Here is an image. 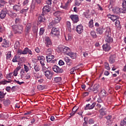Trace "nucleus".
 <instances>
[{
  "mask_svg": "<svg viewBox=\"0 0 126 126\" xmlns=\"http://www.w3.org/2000/svg\"><path fill=\"white\" fill-rule=\"evenodd\" d=\"M70 51L71 50L70 48L63 45H60L58 46L57 49V52L58 53H63L64 55H66L67 56L69 54Z\"/></svg>",
  "mask_w": 126,
  "mask_h": 126,
  "instance_id": "f257e3e1",
  "label": "nucleus"
},
{
  "mask_svg": "<svg viewBox=\"0 0 126 126\" xmlns=\"http://www.w3.org/2000/svg\"><path fill=\"white\" fill-rule=\"evenodd\" d=\"M17 53L18 55H27V54L31 55V56L33 55V52H32V51L29 49V48L28 47L25 48L24 50L21 49H18Z\"/></svg>",
  "mask_w": 126,
  "mask_h": 126,
  "instance_id": "f03ea898",
  "label": "nucleus"
},
{
  "mask_svg": "<svg viewBox=\"0 0 126 126\" xmlns=\"http://www.w3.org/2000/svg\"><path fill=\"white\" fill-rule=\"evenodd\" d=\"M12 30L15 34H21L23 30V26L21 25L13 26Z\"/></svg>",
  "mask_w": 126,
  "mask_h": 126,
  "instance_id": "7ed1b4c3",
  "label": "nucleus"
},
{
  "mask_svg": "<svg viewBox=\"0 0 126 126\" xmlns=\"http://www.w3.org/2000/svg\"><path fill=\"white\" fill-rule=\"evenodd\" d=\"M51 35L53 37L60 36V29L53 27L51 30Z\"/></svg>",
  "mask_w": 126,
  "mask_h": 126,
  "instance_id": "20e7f679",
  "label": "nucleus"
},
{
  "mask_svg": "<svg viewBox=\"0 0 126 126\" xmlns=\"http://www.w3.org/2000/svg\"><path fill=\"white\" fill-rule=\"evenodd\" d=\"M46 61L47 63H55L57 62V60L55 59L54 55H47L46 57Z\"/></svg>",
  "mask_w": 126,
  "mask_h": 126,
  "instance_id": "39448f33",
  "label": "nucleus"
},
{
  "mask_svg": "<svg viewBox=\"0 0 126 126\" xmlns=\"http://www.w3.org/2000/svg\"><path fill=\"white\" fill-rule=\"evenodd\" d=\"M7 12H8V11H7L6 8H3L0 13V18L1 19H4L5 16H6V14H7Z\"/></svg>",
  "mask_w": 126,
  "mask_h": 126,
  "instance_id": "423d86ee",
  "label": "nucleus"
},
{
  "mask_svg": "<svg viewBox=\"0 0 126 126\" xmlns=\"http://www.w3.org/2000/svg\"><path fill=\"white\" fill-rule=\"evenodd\" d=\"M70 18L71 19L73 23H77L79 21V18L77 15L71 14L70 16Z\"/></svg>",
  "mask_w": 126,
  "mask_h": 126,
  "instance_id": "0eeeda50",
  "label": "nucleus"
},
{
  "mask_svg": "<svg viewBox=\"0 0 126 126\" xmlns=\"http://www.w3.org/2000/svg\"><path fill=\"white\" fill-rule=\"evenodd\" d=\"M53 70L56 73H63V69L60 67L58 66L57 65H55L53 66Z\"/></svg>",
  "mask_w": 126,
  "mask_h": 126,
  "instance_id": "6e6552de",
  "label": "nucleus"
},
{
  "mask_svg": "<svg viewBox=\"0 0 126 126\" xmlns=\"http://www.w3.org/2000/svg\"><path fill=\"white\" fill-rule=\"evenodd\" d=\"M44 74L47 79H52L53 76L54 75V72L48 70L45 72Z\"/></svg>",
  "mask_w": 126,
  "mask_h": 126,
  "instance_id": "1a4fd4ad",
  "label": "nucleus"
},
{
  "mask_svg": "<svg viewBox=\"0 0 126 126\" xmlns=\"http://www.w3.org/2000/svg\"><path fill=\"white\" fill-rule=\"evenodd\" d=\"M44 43L45 44L46 47H51L52 45V41L51 40V39L50 37L47 36L44 39Z\"/></svg>",
  "mask_w": 126,
  "mask_h": 126,
  "instance_id": "9d476101",
  "label": "nucleus"
},
{
  "mask_svg": "<svg viewBox=\"0 0 126 126\" xmlns=\"http://www.w3.org/2000/svg\"><path fill=\"white\" fill-rule=\"evenodd\" d=\"M75 30L78 34H81L84 30L83 29V26H82V25H78L76 27Z\"/></svg>",
  "mask_w": 126,
  "mask_h": 126,
  "instance_id": "9b49d317",
  "label": "nucleus"
},
{
  "mask_svg": "<svg viewBox=\"0 0 126 126\" xmlns=\"http://www.w3.org/2000/svg\"><path fill=\"white\" fill-rule=\"evenodd\" d=\"M37 60L39 61L41 66L45 65V57H44V56H39L37 57Z\"/></svg>",
  "mask_w": 126,
  "mask_h": 126,
  "instance_id": "f8f14e48",
  "label": "nucleus"
},
{
  "mask_svg": "<svg viewBox=\"0 0 126 126\" xmlns=\"http://www.w3.org/2000/svg\"><path fill=\"white\" fill-rule=\"evenodd\" d=\"M107 17L108 18H110L112 21H116V20H118L119 19V17L118 16L114 15H111L110 14H108L107 15Z\"/></svg>",
  "mask_w": 126,
  "mask_h": 126,
  "instance_id": "ddd939ff",
  "label": "nucleus"
},
{
  "mask_svg": "<svg viewBox=\"0 0 126 126\" xmlns=\"http://www.w3.org/2000/svg\"><path fill=\"white\" fill-rule=\"evenodd\" d=\"M49 5H51V4H48V5L44 6L42 9L43 12H50L51 11V6Z\"/></svg>",
  "mask_w": 126,
  "mask_h": 126,
  "instance_id": "4468645a",
  "label": "nucleus"
},
{
  "mask_svg": "<svg viewBox=\"0 0 126 126\" xmlns=\"http://www.w3.org/2000/svg\"><path fill=\"white\" fill-rule=\"evenodd\" d=\"M95 107V102H93L92 104H88L85 107V110H92Z\"/></svg>",
  "mask_w": 126,
  "mask_h": 126,
  "instance_id": "2eb2a0df",
  "label": "nucleus"
},
{
  "mask_svg": "<svg viewBox=\"0 0 126 126\" xmlns=\"http://www.w3.org/2000/svg\"><path fill=\"white\" fill-rule=\"evenodd\" d=\"M46 21V18L44 16V15H40L38 17V23L40 24L41 22H45Z\"/></svg>",
  "mask_w": 126,
  "mask_h": 126,
  "instance_id": "dca6fc26",
  "label": "nucleus"
},
{
  "mask_svg": "<svg viewBox=\"0 0 126 126\" xmlns=\"http://www.w3.org/2000/svg\"><path fill=\"white\" fill-rule=\"evenodd\" d=\"M103 49L104 51H105V52H109L110 50H111V46L108 44H105L102 46Z\"/></svg>",
  "mask_w": 126,
  "mask_h": 126,
  "instance_id": "f3484780",
  "label": "nucleus"
},
{
  "mask_svg": "<svg viewBox=\"0 0 126 126\" xmlns=\"http://www.w3.org/2000/svg\"><path fill=\"white\" fill-rule=\"evenodd\" d=\"M83 15L86 17V18H90L91 17V13L89 10H87L85 12L83 13Z\"/></svg>",
  "mask_w": 126,
  "mask_h": 126,
  "instance_id": "a211bd4d",
  "label": "nucleus"
},
{
  "mask_svg": "<svg viewBox=\"0 0 126 126\" xmlns=\"http://www.w3.org/2000/svg\"><path fill=\"white\" fill-rule=\"evenodd\" d=\"M115 59H116V55L113 54L111 55L109 58L110 63H114L115 62Z\"/></svg>",
  "mask_w": 126,
  "mask_h": 126,
  "instance_id": "6ab92c4d",
  "label": "nucleus"
},
{
  "mask_svg": "<svg viewBox=\"0 0 126 126\" xmlns=\"http://www.w3.org/2000/svg\"><path fill=\"white\" fill-rule=\"evenodd\" d=\"M111 36V29L110 27H107L105 31V37H109Z\"/></svg>",
  "mask_w": 126,
  "mask_h": 126,
  "instance_id": "aec40b11",
  "label": "nucleus"
},
{
  "mask_svg": "<svg viewBox=\"0 0 126 126\" xmlns=\"http://www.w3.org/2000/svg\"><path fill=\"white\" fill-rule=\"evenodd\" d=\"M13 9L14 11H19L21 9V5L16 4L13 6Z\"/></svg>",
  "mask_w": 126,
  "mask_h": 126,
  "instance_id": "412c9836",
  "label": "nucleus"
},
{
  "mask_svg": "<svg viewBox=\"0 0 126 126\" xmlns=\"http://www.w3.org/2000/svg\"><path fill=\"white\" fill-rule=\"evenodd\" d=\"M69 56L71 58V59H72L73 60H74L75 58H76V54L70 51L69 54L67 55Z\"/></svg>",
  "mask_w": 126,
  "mask_h": 126,
  "instance_id": "4be33fe9",
  "label": "nucleus"
},
{
  "mask_svg": "<svg viewBox=\"0 0 126 126\" xmlns=\"http://www.w3.org/2000/svg\"><path fill=\"white\" fill-rule=\"evenodd\" d=\"M105 41L106 42V43H108L109 44L113 42V38H112L111 36H105Z\"/></svg>",
  "mask_w": 126,
  "mask_h": 126,
  "instance_id": "5701e85b",
  "label": "nucleus"
},
{
  "mask_svg": "<svg viewBox=\"0 0 126 126\" xmlns=\"http://www.w3.org/2000/svg\"><path fill=\"white\" fill-rule=\"evenodd\" d=\"M61 20H62V17H55L54 20L53 21V22L55 24H57V23H59V22H60Z\"/></svg>",
  "mask_w": 126,
  "mask_h": 126,
  "instance_id": "b1692460",
  "label": "nucleus"
},
{
  "mask_svg": "<svg viewBox=\"0 0 126 126\" xmlns=\"http://www.w3.org/2000/svg\"><path fill=\"white\" fill-rule=\"evenodd\" d=\"M99 112L101 116H105V115H107V112L106 111V109L105 108H102L99 110Z\"/></svg>",
  "mask_w": 126,
  "mask_h": 126,
  "instance_id": "393cba45",
  "label": "nucleus"
},
{
  "mask_svg": "<svg viewBox=\"0 0 126 126\" xmlns=\"http://www.w3.org/2000/svg\"><path fill=\"white\" fill-rule=\"evenodd\" d=\"M19 60H20V56H15L13 57L12 62H13V63H18Z\"/></svg>",
  "mask_w": 126,
  "mask_h": 126,
  "instance_id": "a878e982",
  "label": "nucleus"
},
{
  "mask_svg": "<svg viewBox=\"0 0 126 126\" xmlns=\"http://www.w3.org/2000/svg\"><path fill=\"white\" fill-rule=\"evenodd\" d=\"M115 25L117 28L119 30L121 29L122 26H121V22L119 20H117L115 22Z\"/></svg>",
  "mask_w": 126,
  "mask_h": 126,
  "instance_id": "bb28decb",
  "label": "nucleus"
},
{
  "mask_svg": "<svg viewBox=\"0 0 126 126\" xmlns=\"http://www.w3.org/2000/svg\"><path fill=\"white\" fill-rule=\"evenodd\" d=\"M33 67L36 72H38V71H40V69H41V67L38 64H34Z\"/></svg>",
  "mask_w": 126,
  "mask_h": 126,
  "instance_id": "cd10ccee",
  "label": "nucleus"
},
{
  "mask_svg": "<svg viewBox=\"0 0 126 126\" xmlns=\"http://www.w3.org/2000/svg\"><path fill=\"white\" fill-rule=\"evenodd\" d=\"M54 53V51L51 49H48L46 51V55L47 56H53V53Z\"/></svg>",
  "mask_w": 126,
  "mask_h": 126,
  "instance_id": "c85d7f7f",
  "label": "nucleus"
},
{
  "mask_svg": "<svg viewBox=\"0 0 126 126\" xmlns=\"http://www.w3.org/2000/svg\"><path fill=\"white\" fill-rule=\"evenodd\" d=\"M30 29H31V24H28L26 27V32L27 33H29L30 31Z\"/></svg>",
  "mask_w": 126,
  "mask_h": 126,
  "instance_id": "c756f323",
  "label": "nucleus"
},
{
  "mask_svg": "<svg viewBox=\"0 0 126 126\" xmlns=\"http://www.w3.org/2000/svg\"><path fill=\"white\" fill-rule=\"evenodd\" d=\"M78 110L76 107H74L72 109V112L70 114V116H74L76 113V111Z\"/></svg>",
  "mask_w": 126,
  "mask_h": 126,
  "instance_id": "7c9ffc66",
  "label": "nucleus"
},
{
  "mask_svg": "<svg viewBox=\"0 0 126 126\" xmlns=\"http://www.w3.org/2000/svg\"><path fill=\"white\" fill-rule=\"evenodd\" d=\"M112 10L114 13H115V14H118L120 12V8L119 7L114 8V9H112Z\"/></svg>",
  "mask_w": 126,
  "mask_h": 126,
  "instance_id": "2f4dec72",
  "label": "nucleus"
},
{
  "mask_svg": "<svg viewBox=\"0 0 126 126\" xmlns=\"http://www.w3.org/2000/svg\"><path fill=\"white\" fill-rule=\"evenodd\" d=\"M99 95H100L101 97L107 96V92H106L105 90H102L100 93Z\"/></svg>",
  "mask_w": 126,
  "mask_h": 126,
  "instance_id": "473e14b6",
  "label": "nucleus"
},
{
  "mask_svg": "<svg viewBox=\"0 0 126 126\" xmlns=\"http://www.w3.org/2000/svg\"><path fill=\"white\" fill-rule=\"evenodd\" d=\"M64 61L66 63L68 64V65H70V59H69L68 57H65L64 58Z\"/></svg>",
  "mask_w": 126,
  "mask_h": 126,
  "instance_id": "72a5a7b5",
  "label": "nucleus"
},
{
  "mask_svg": "<svg viewBox=\"0 0 126 126\" xmlns=\"http://www.w3.org/2000/svg\"><path fill=\"white\" fill-rule=\"evenodd\" d=\"M96 33L98 35H102L103 34V30H102V28H97L96 29Z\"/></svg>",
  "mask_w": 126,
  "mask_h": 126,
  "instance_id": "f704fd0d",
  "label": "nucleus"
},
{
  "mask_svg": "<svg viewBox=\"0 0 126 126\" xmlns=\"http://www.w3.org/2000/svg\"><path fill=\"white\" fill-rule=\"evenodd\" d=\"M61 81H62V78L61 77H57L54 78V82H56V83L61 82Z\"/></svg>",
  "mask_w": 126,
  "mask_h": 126,
  "instance_id": "c9c22d12",
  "label": "nucleus"
},
{
  "mask_svg": "<svg viewBox=\"0 0 126 126\" xmlns=\"http://www.w3.org/2000/svg\"><path fill=\"white\" fill-rule=\"evenodd\" d=\"M61 13L60 11H56L53 13V15L55 17H61Z\"/></svg>",
  "mask_w": 126,
  "mask_h": 126,
  "instance_id": "e433bc0d",
  "label": "nucleus"
},
{
  "mask_svg": "<svg viewBox=\"0 0 126 126\" xmlns=\"http://www.w3.org/2000/svg\"><path fill=\"white\" fill-rule=\"evenodd\" d=\"M94 86H95V85H93L90 88L88 89V91L89 92H94V91H95V88H94Z\"/></svg>",
  "mask_w": 126,
  "mask_h": 126,
  "instance_id": "4c0bfd02",
  "label": "nucleus"
},
{
  "mask_svg": "<svg viewBox=\"0 0 126 126\" xmlns=\"http://www.w3.org/2000/svg\"><path fill=\"white\" fill-rule=\"evenodd\" d=\"M19 69H20V68L19 67H17L15 69V70L14 71V74H13L14 76H17Z\"/></svg>",
  "mask_w": 126,
  "mask_h": 126,
  "instance_id": "58836bf2",
  "label": "nucleus"
},
{
  "mask_svg": "<svg viewBox=\"0 0 126 126\" xmlns=\"http://www.w3.org/2000/svg\"><path fill=\"white\" fill-rule=\"evenodd\" d=\"M104 66L106 69H107V70H110V69H111L110 66H109V63L107 62H105Z\"/></svg>",
  "mask_w": 126,
  "mask_h": 126,
  "instance_id": "ea45409f",
  "label": "nucleus"
},
{
  "mask_svg": "<svg viewBox=\"0 0 126 126\" xmlns=\"http://www.w3.org/2000/svg\"><path fill=\"white\" fill-rule=\"evenodd\" d=\"M1 46L3 48H7V47H8V43H7L6 41H4L2 43Z\"/></svg>",
  "mask_w": 126,
  "mask_h": 126,
  "instance_id": "a19ab883",
  "label": "nucleus"
},
{
  "mask_svg": "<svg viewBox=\"0 0 126 126\" xmlns=\"http://www.w3.org/2000/svg\"><path fill=\"white\" fill-rule=\"evenodd\" d=\"M60 7L61 8H63V9H65V10H66V9H68V6L67 5V3H66L64 5H62Z\"/></svg>",
  "mask_w": 126,
  "mask_h": 126,
  "instance_id": "79ce46f5",
  "label": "nucleus"
},
{
  "mask_svg": "<svg viewBox=\"0 0 126 126\" xmlns=\"http://www.w3.org/2000/svg\"><path fill=\"white\" fill-rule=\"evenodd\" d=\"M96 9H98V10H100L101 11H103V8L100 4H96Z\"/></svg>",
  "mask_w": 126,
  "mask_h": 126,
  "instance_id": "37998d69",
  "label": "nucleus"
},
{
  "mask_svg": "<svg viewBox=\"0 0 126 126\" xmlns=\"http://www.w3.org/2000/svg\"><path fill=\"white\" fill-rule=\"evenodd\" d=\"M5 96V94L3 91H0V99H3Z\"/></svg>",
  "mask_w": 126,
  "mask_h": 126,
  "instance_id": "c03bdc74",
  "label": "nucleus"
},
{
  "mask_svg": "<svg viewBox=\"0 0 126 126\" xmlns=\"http://www.w3.org/2000/svg\"><path fill=\"white\" fill-rule=\"evenodd\" d=\"M10 58H11V51H9L8 52L7 55H6V60H9V59H10Z\"/></svg>",
  "mask_w": 126,
  "mask_h": 126,
  "instance_id": "a18cd8bd",
  "label": "nucleus"
},
{
  "mask_svg": "<svg viewBox=\"0 0 126 126\" xmlns=\"http://www.w3.org/2000/svg\"><path fill=\"white\" fill-rule=\"evenodd\" d=\"M120 11L121 13H126V8L123 7V8H120Z\"/></svg>",
  "mask_w": 126,
  "mask_h": 126,
  "instance_id": "49530a36",
  "label": "nucleus"
},
{
  "mask_svg": "<svg viewBox=\"0 0 126 126\" xmlns=\"http://www.w3.org/2000/svg\"><path fill=\"white\" fill-rule=\"evenodd\" d=\"M5 3H6V2L4 0H0V7L3 6Z\"/></svg>",
  "mask_w": 126,
  "mask_h": 126,
  "instance_id": "de8ad7c7",
  "label": "nucleus"
},
{
  "mask_svg": "<svg viewBox=\"0 0 126 126\" xmlns=\"http://www.w3.org/2000/svg\"><path fill=\"white\" fill-rule=\"evenodd\" d=\"M89 26L90 28L94 27V25L93 24V20H91V21H90L89 23Z\"/></svg>",
  "mask_w": 126,
  "mask_h": 126,
  "instance_id": "09e8293b",
  "label": "nucleus"
},
{
  "mask_svg": "<svg viewBox=\"0 0 126 126\" xmlns=\"http://www.w3.org/2000/svg\"><path fill=\"white\" fill-rule=\"evenodd\" d=\"M100 91V85H97L95 87V93H98Z\"/></svg>",
  "mask_w": 126,
  "mask_h": 126,
  "instance_id": "8fccbe9b",
  "label": "nucleus"
},
{
  "mask_svg": "<svg viewBox=\"0 0 126 126\" xmlns=\"http://www.w3.org/2000/svg\"><path fill=\"white\" fill-rule=\"evenodd\" d=\"M41 67H42V71L44 74L47 71H48V70H49L46 67H45V65L41 66Z\"/></svg>",
  "mask_w": 126,
  "mask_h": 126,
  "instance_id": "3c124183",
  "label": "nucleus"
},
{
  "mask_svg": "<svg viewBox=\"0 0 126 126\" xmlns=\"http://www.w3.org/2000/svg\"><path fill=\"white\" fill-rule=\"evenodd\" d=\"M3 104L5 106H7V105H9L10 101L8 99H6L3 101Z\"/></svg>",
  "mask_w": 126,
  "mask_h": 126,
  "instance_id": "603ef678",
  "label": "nucleus"
},
{
  "mask_svg": "<svg viewBox=\"0 0 126 126\" xmlns=\"http://www.w3.org/2000/svg\"><path fill=\"white\" fill-rule=\"evenodd\" d=\"M45 32V29L44 28H41L39 32V35H43Z\"/></svg>",
  "mask_w": 126,
  "mask_h": 126,
  "instance_id": "864d4df0",
  "label": "nucleus"
},
{
  "mask_svg": "<svg viewBox=\"0 0 126 126\" xmlns=\"http://www.w3.org/2000/svg\"><path fill=\"white\" fill-rule=\"evenodd\" d=\"M8 118V114L7 113L2 114V119H7Z\"/></svg>",
  "mask_w": 126,
  "mask_h": 126,
  "instance_id": "5fc2aeb1",
  "label": "nucleus"
},
{
  "mask_svg": "<svg viewBox=\"0 0 126 126\" xmlns=\"http://www.w3.org/2000/svg\"><path fill=\"white\" fill-rule=\"evenodd\" d=\"M121 126H126V118H125V119L121 122Z\"/></svg>",
  "mask_w": 126,
  "mask_h": 126,
  "instance_id": "6e6d98bb",
  "label": "nucleus"
},
{
  "mask_svg": "<svg viewBox=\"0 0 126 126\" xmlns=\"http://www.w3.org/2000/svg\"><path fill=\"white\" fill-rule=\"evenodd\" d=\"M65 39L66 41H71V36L68 35L67 36H65Z\"/></svg>",
  "mask_w": 126,
  "mask_h": 126,
  "instance_id": "4d7b16f0",
  "label": "nucleus"
},
{
  "mask_svg": "<svg viewBox=\"0 0 126 126\" xmlns=\"http://www.w3.org/2000/svg\"><path fill=\"white\" fill-rule=\"evenodd\" d=\"M24 66L25 71H26V72H28V71H29V68L28 67V66L25 64L24 65Z\"/></svg>",
  "mask_w": 126,
  "mask_h": 126,
  "instance_id": "13d9d810",
  "label": "nucleus"
},
{
  "mask_svg": "<svg viewBox=\"0 0 126 126\" xmlns=\"http://www.w3.org/2000/svg\"><path fill=\"white\" fill-rule=\"evenodd\" d=\"M15 82L19 84V85H22V84H24V82H20L19 81H17L16 80H14Z\"/></svg>",
  "mask_w": 126,
  "mask_h": 126,
  "instance_id": "bf43d9fd",
  "label": "nucleus"
},
{
  "mask_svg": "<svg viewBox=\"0 0 126 126\" xmlns=\"http://www.w3.org/2000/svg\"><path fill=\"white\" fill-rule=\"evenodd\" d=\"M19 47V42H17L14 44L15 49H18Z\"/></svg>",
  "mask_w": 126,
  "mask_h": 126,
  "instance_id": "052dcab7",
  "label": "nucleus"
},
{
  "mask_svg": "<svg viewBox=\"0 0 126 126\" xmlns=\"http://www.w3.org/2000/svg\"><path fill=\"white\" fill-rule=\"evenodd\" d=\"M44 86L42 85H39L37 86V89H38V90H44Z\"/></svg>",
  "mask_w": 126,
  "mask_h": 126,
  "instance_id": "680f3d73",
  "label": "nucleus"
},
{
  "mask_svg": "<svg viewBox=\"0 0 126 126\" xmlns=\"http://www.w3.org/2000/svg\"><path fill=\"white\" fill-rule=\"evenodd\" d=\"M28 10V8H27L26 9H22L20 11V13H23L24 12H26Z\"/></svg>",
  "mask_w": 126,
  "mask_h": 126,
  "instance_id": "e2e57ef3",
  "label": "nucleus"
},
{
  "mask_svg": "<svg viewBox=\"0 0 126 126\" xmlns=\"http://www.w3.org/2000/svg\"><path fill=\"white\" fill-rule=\"evenodd\" d=\"M31 77V76L30 75V74L27 73L26 76H25V79H29Z\"/></svg>",
  "mask_w": 126,
  "mask_h": 126,
  "instance_id": "0e129e2a",
  "label": "nucleus"
},
{
  "mask_svg": "<svg viewBox=\"0 0 126 126\" xmlns=\"http://www.w3.org/2000/svg\"><path fill=\"white\" fill-rule=\"evenodd\" d=\"M94 123H95V121L93 119H90L89 121V124H90V125H92V124H94Z\"/></svg>",
  "mask_w": 126,
  "mask_h": 126,
  "instance_id": "69168bd1",
  "label": "nucleus"
},
{
  "mask_svg": "<svg viewBox=\"0 0 126 126\" xmlns=\"http://www.w3.org/2000/svg\"><path fill=\"white\" fill-rule=\"evenodd\" d=\"M122 5H123V7L126 8V0H123Z\"/></svg>",
  "mask_w": 126,
  "mask_h": 126,
  "instance_id": "338daca9",
  "label": "nucleus"
},
{
  "mask_svg": "<svg viewBox=\"0 0 126 126\" xmlns=\"http://www.w3.org/2000/svg\"><path fill=\"white\" fill-rule=\"evenodd\" d=\"M59 65H63V64H64V62H63V60H60L59 62Z\"/></svg>",
  "mask_w": 126,
  "mask_h": 126,
  "instance_id": "774afa93",
  "label": "nucleus"
}]
</instances>
